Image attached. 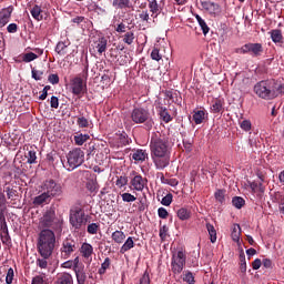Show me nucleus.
I'll return each mask as SVG.
<instances>
[{"instance_id":"79ce46f5","label":"nucleus","mask_w":284,"mask_h":284,"mask_svg":"<svg viewBox=\"0 0 284 284\" xmlns=\"http://www.w3.org/2000/svg\"><path fill=\"white\" fill-rule=\"evenodd\" d=\"M149 9L152 14L158 16L161 12V7H159V2L156 0L149 1Z\"/></svg>"},{"instance_id":"f03ea898","label":"nucleus","mask_w":284,"mask_h":284,"mask_svg":"<svg viewBox=\"0 0 284 284\" xmlns=\"http://www.w3.org/2000/svg\"><path fill=\"white\" fill-rule=\"evenodd\" d=\"M57 245V235L50 229H44L38 237V252L42 258H50Z\"/></svg>"},{"instance_id":"bf43d9fd","label":"nucleus","mask_w":284,"mask_h":284,"mask_svg":"<svg viewBox=\"0 0 284 284\" xmlns=\"http://www.w3.org/2000/svg\"><path fill=\"white\" fill-rule=\"evenodd\" d=\"M172 199H173L172 193H169V194H166V195L162 199L161 203H162L163 205H165L166 207H170V205H172Z\"/></svg>"},{"instance_id":"39448f33","label":"nucleus","mask_w":284,"mask_h":284,"mask_svg":"<svg viewBox=\"0 0 284 284\" xmlns=\"http://www.w3.org/2000/svg\"><path fill=\"white\" fill-rule=\"evenodd\" d=\"M89 68L90 65L88 64V60H87V64L81 73V77L78 75L73 79H71L70 82V89L72 94H74L75 97H83V94H85V92H88V77H89Z\"/></svg>"},{"instance_id":"cd10ccee","label":"nucleus","mask_w":284,"mask_h":284,"mask_svg":"<svg viewBox=\"0 0 284 284\" xmlns=\"http://www.w3.org/2000/svg\"><path fill=\"white\" fill-rule=\"evenodd\" d=\"M31 16L36 19V21H43V10L38 4H34L30 9Z\"/></svg>"},{"instance_id":"72a5a7b5","label":"nucleus","mask_w":284,"mask_h":284,"mask_svg":"<svg viewBox=\"0 0 284 284\" xmlns=\"http://www.w3.org/2000/svg\"><path fill=\"white\" fill-rule=\"evenodd\" d=\"M211 111L213 114H219V112H223V100L215 99L212 101Z\"/></svg>"},{"instance_id":"a211bd4d","label":"nucleus","mask_w":284,"mask_h":284,"mask_svg":"<svg viewBox=\"0 0 284 284\" xmlns=\"http://www.w3.org/2000/svg\"><path fill=\"white\" fill-rule=\"evenodd\" d=\"M201 6L204 10L210 12V14H219V12H221V7L219 3L212 1H202Z\"/></svg>"},{"instance_id":"49530a36","label":"nucleus","mask_w":284,"mask_h":284,"mask_svg":"<svg viewBox=\"0 0 284 284\" xmlns=\"http://www.w3.org/2000/svg\"><path fill=\"white\" fill-rule=\"evenodd\" d=\"M128 175H120L116 178L115 185L121 190V187H125L128 185Z\"/></svg>"},{"instance_id":"3c124183","label":"nucleus","mask_w":284,"mask_h":284,"mask_svg":"<svg viewBox=\"0 0 284 284\" xmlns=\"http://www.w3.org/2000/svg\"><path fill=\"white\" fill-rule=\"evenodd\" d=\"M121 196L124 203H134L136 201V196L131 193H122Z\"/></svg>"},{"instance_id":"9d476101","label":"nucleus","mask_w":284,"mask_h":284,"mask_svg":"<svg viewBox=\"0 0 284 284\" xmlns=\"http://www.w3.org/2000/svg\"><path fill=\"white\" fill-rule=\"evenodd\" d=\"M40 223L42 227H51L52 230L61 227V222L57 219V213L54 210H48L43 214Z\"/></svg>"},{"instance_id":"0eeeda50","label":"nucleus","mask_w":284,"mask_h":284,"mask_svg":"<svg viewBox=\"0 0 284 284\" xmlns=\"http://www.w3.org/2000/svg\"><path fill=\"white\" fill-rule=\"evenodd\" d=\"M70 225L77 230H83L88 225V215L82 209H75L70 213Z\"/></svg>"},{"instance_id":"a19ab883","label":"nucleus","mask_w":284,"mask_h":284,"mask_svg":"<svg viewBox=\"0 0 284 284\" xmlns=\"http://www.w3.org/2000/svg\"><path fill=\"white\" fill-rule=\"evenodd\" d=\"M206 230L209 232L211 243L216 241V229L211 223H206Z\"/></svg>"},{"instance_id":"a878e982","label":"nucleus","mask_w":284,"mask_h":284,"mask_svg":"<svg viewBox=\"0 0 284 284\" xmlns=\"http://www.w3.org/2000/svg\"><path fill=\"white\" fill-rule=\"evenodd\" d=\"M134 247V237L129 236L123 245L120 247V254H125V252H130Z\"/></svg>"},{"instance_id":"7c9ffc66","label":"nucleus","mask_w":284,"mask_h":284,"mask_svg":"<svg viewBox=\"0 0 284 284\" xmlns=\"http://www.w3.org/2000/svg\"><path fill=\"white\" fill-rule=\"evenodd\" d=\"M176 214L180 221H190V219L192 217V211L185 207H181L180 210H178Z\"/></svg>"},{"instance_id":"e2e57ef3","label":"nucleus","mask_w":284,"mask_h":284,"mask_svg":"<svg viewBox=\"0 0 284 284\" xmlns=\"http://www.w3.org/2000/svg\"><path fill=\"white\" fill-rule=\"evenodd\" d=\"M19 31V26L17 23H10L7 27V32H9V34H16V32Z\"/></svg>"},{"instance_id":"6e6552de","label":"nucleus","mask_w":284,"mask_h":284,"mask_svg":"<svg viewBox=\"0 0 284 284\" xmlns=\"http://www.w3.org/2000/svg\"><path fill=\"white\" fill-rule=\"evenodd\" d=\"M41 187L42 192L51 199H57L58 196H62L63 194V186L61 185V183L52 179L45 180Z\"/></svg>"},{"instance_id":"603ef678","label":"nucleus","mask_w":284,"mask_h":284,"mask_svg":"<svg viewBox=\"0 0 284 284\" xmlns=\"http://www.w3.org/2000/svg\"><path fill=\"white\" fill-rule=\"evenodd\" d=\"M31 77H32V79H34V81H41L43 79V71L32 69Z\"/></svg>"},{"instance_id":"4be33fe9","label":"nucleus","mask_w":284,"mask_h":284,"mask_svg":"<svg viewBox=\"0 0 284 284\" xmlns=\"http://www.w3.org/2000/svg\"><path fill=\"white\" fill-rule=\"evenodd\" d=\"M52 201V199L43 191L42 194L36 196L33 199V205H44V204H48Z\"/></svg>"},{"instance_id":"ea45409f","label":"nucleus","mask_w":284,"mask_h":284,"mask_svg":"<svg viewBox=\"0 0 284 284\" xmlns=\"http://www.w3.org/2000/svg\"><path fill=\"white\" fill-rule=\"evenodd\" d=\"M232 205H233V207H236V210H241V209L245 207V199H243L241 196H234L232 199Z\"/></svg>"},{"instance_id":"5fc2aeb1","label":"nucleus","mask_w":284,"mask_h":284,"mask_svg":"<svg viewBox=\"0 0 284 284\" xmlns=\"http://www.w3.org/2000/svg\"><path fill=\"white\" fill-rule=\"evenodd\" d=\"M151 59L153 61H161V59H163V55L161 54V52L159 51L158 48H154L151 52Z\"/></svg>"},{"instance_id":"4c0bfd02","label":"nucleus","mask_w":284,"mask_h":284,"mask_svg":"<svg viewBox=\"0 0 284 284\" xmlns=\"http://www.w3.org/2000/svg\"><path fill=\"white\" fill-rule=\"evenodd\" d=\"M195 19H196L203 34L206 36L210 32V27H207V23L205 22V20H203V18H201V16L196 14Z\"/></svg>"},{"instance_id":"0e129e2a","label":"nucleus","mask_w":284,"mask_h":284,"mask_svg":"<svg viewBox=\"0 0 284 284\" xmlns=\"http://www.w3.org/2000/svg\"><path fill=\"white\" fill-rule=\"evenodd\" d=\"M50 105L53 108V110H59V98L57 97H51L50 99Z\"/></svg>"},{"instance_id":"393cba45","label":"nucleus","mask_w":284,"mask_h":284,"mask_svg":"<svg viewBox=\"0 0 284 284\" xmlns=\"http://www.w3.org/2000/svg\"><path fill=\"white\" fill-rule=\"evenodd\" d=\"M95 48L99 54H103L108 50V39L105 37H101L95 42Z\"/></svg>"},{"instance_id":"423d86ee","label":"nucleus","mask_w":284,"mask_h":284,"mask_svg":"<svg viewBox=\"0 0 284 284\" xmlns=\"http://www.w3.org/2000/svg\"><path fill=\"white\" fill-rule=\"evenodd\" d=\"M83 161H85V153L80 148L73 149L67 154V164L64 168L69 172H72V170H77V168H80V165H83Z\"/></svg>"},{"instance_id":"2eb2a0df","label":"nucleus","mask_w":284,"mask_h":284,"mask_svg":"<svg viewBox=\"0 0 284 284\" xmlns=\"http://www.w3.org/2000/svg\"><path fill=\"white\" fill-rule=\"evenodd\" d=\"M133 175V179H131V185L133 186V190L136 192H143V190H145V185H148V180L140 174H136L134 171Z\"/></svg>"},{"instance_id":"bb28decb","label":"nucleus","mask_w":284,"mask_h":284,"mask_svg":"<svg viewBox=\"0 0 284 284\" xmlns=\"http://www.w3.org/2000/svg\"><path fill=\"white\" fill-rule=\"evenodd\" d=\"M159 114H160V119L164 123H170L173 119L172 115H170V111H168V108L165 106H159Z\"/></svg>"},{"instance_id":"8fccbe9b","label":"nucleus","mask_w":284,"mask_h":284,"mask_svg":"<svg viewBox=\"0 0 284 284\" xmlns=\"http://www.w3.org/2000/svg\"><path fill=\"white\" fill-rule=\"evenodd\" d=\"M214 196H215V200L217 201V203H221V205H223V203H225V191L219 190L215 192Z\"/></svg>"},{"instance_id":"6e6d98bb","label":"nucleus","mask_w":284,"mask_h":284,"mask_svg":"<svg viewBox=\"0 0 284 284\" xmlns=\"http://www.w3.org/2000/svg\"><path fill=\"white\" fill-rule=\"evenodd\" d=\"M48 258H50V257L38 258L36 262L38 267H40L41 270H47L48 268Z\"/></svg>"},{"instance_id":"412c9836","label":"nucleus","mask_w":284,"mask_h":284,"mask_svg":"<svg viewBox=\"0 0 284 284\" xmlns=\"http://www.w3.org/2000/svg\"><path fill=\"white\" fill-rule=\"evenodd\" d=\"M131 156H132L133 161H135L136 163H143V161H145V159H148V152L143 149H138V150L133 151Z\"/></svg>"},{"instance_id":"f704fd0d","label":"nucleus","mask_w":284,"mask_h":284,"mask_svg":"<svg viewBox=\"0 0 284 284\" xmlns=\"http://www.w3.org/2000/svg\"><path fill=\"white\" fill-rule=\"evenodd\" d=\"M77 125L80 129L90 128L92 125V120H90V119H88V118H85L83 115H80L77 119Z\"/></svg>"},{"instance_id":"c9c22d12","label":"nucleus","mask_w":284,"mask_h":284,"mask_svg":"<svg viewBox=\"0 0 284 284\" xmlns=\"http://www.w3.org/2000/svg\"><path fill=\"white\" fill-rule=\"evenodd\" d=\"M112 260L110 257H105L104 262L101 264V267L98 271V274H100V276H103V274H105L108 270H110Z\"/></svg>"},{"instance_id":"a18cd8bd","label":"nucleus","mask_w":284,"mask_h":284,"mask_svg":"<svg viewBox=\"0 0 284 284\" xmlns=\"http://www.w3.org/2000/svg\"><path fill=\"white\" fill-rule=\"evenodd\" d=\"M36 59H39V55L34 52H28L22 55V61L24 63H31V61H36Z\"/></svg>"},{"instance_id":"b1692460","label":"nucleus","mask_w":284,"mask_h":284,"mask_svg":"<svg viewBox=\"0 0 284 284\" xmlns=\"http://www.w3.org/2000/svg\"><path fill=\"white\" fill-rule=\"evenodd\" d=\"M111 239L118 245H122L125 242V233L123 231L116 230L111 234Z\"/></svg>"},{"instance_id":"69168bd1","label":"nucleus","mask_w":284,"mask_h":284,"mask_svg":"<svg viewBox=\"0 0 284 284\" xmlns=\"http://www.w3.org/2000/svg\"><path fill=\"white\" fill-rule=\"evenodd\" d=\"M48 81L49 83H52V85H57V83H59V74H54V73L50 74L48 77Z\"/></svg>"},{"instance_id":"2f4dec72","label":"nucleus","mask_w":284,"mask_h":284,"mask_svg":"<svg viewBox=\"0 0 284 284\" xmlns=\"http://www.w3.org/2000/svg\"><path fill=\"white\" fill-rule=\"evenodd\" d=\"M87 190L90 192V194H98L99 192V182L97 180H89L85 184Z\"/></svg>"},{"instance_id":"ddd939ff","label":"nucleus","mask_w":284,"mask_h":284,"mask_svg":"<svg viewBox=\"0 0 284 284\" xmlns=\"http://www.w3.org/2000/svg\"><path fill=\"white\" fill-rule=\"evenodd\" d=\"M80 256L87 265L92 263V256H94V246L88 242H83L79 248Z\"/></svg>"},{"instance_id":"1a4fd4ad","label":"nucleus","mask_w":284,"mask_h":284,"mask_svg":"<svg viewBox=\"0 0 284 284\" xmlns=\"http://www.w3.org/2000/svg\"><path fill=\"white\" fill-rule=\"evenodd\" d=\"M79 250V242L72 237H67L63 240L61 247H60V257L63 261H68L74 252Z\"/></svg>"},{"instance_id":"052dcab7","label":"nucleus","mask_w":284,"mask_h":284,"mask_svg":"<svg viewBox=\"0 0 284 284\" xmlns=\"http://www.w3.org/2000/svg\"><path fill=\"white\" fill-rule=\"evenodd\" d=\"M148 1L150 0H134V6H136L138 8H140V10H145V8H148Z\"/></svg>"},{"instance_id":"864d4df0","label":"nucleus","mask_w":284,"mask_h":284,"mask_svg":"<svg viewBox=\"0 0 284 284\" xmlns=\"http://www.w3.org/2000/svg\"><path fill=\"white\" fill-rule=\"evenodd\" d=\"M88 234H98L99 232V224L98 223H91L87 227Z\"/></svg>"},{"instance_id":"f8f14e48","label":"nucleus","mask_w":284,"mask_h":284,"mask_svg":"<svg viewBox=\"0 0 284 284\" xmlns=\"http://www.w3.org/2000/svg\"><path fill=\"white\" fill-rule=\"evenodd\" d=\"M185 253L183 251H178L176 254H173L172 261H171V267L173 274H181L183 272V267H185V261H186Z\"/></svg>"},{"instance_id":"680f3d73","label":"nucleus","mask_w":284,"mask_h":284,"mask_svg":"<svg viewBox=\"0 0 284 284\" xmlns=\"http://www.w3.org/2000/svg\"><path fill=\"white\" fill-rule=\"evenodd\" d=\"M128 26H125V23L121 22L115 27V32H119L120 34H123L125 32H128Z\"/></svg>"},{"instance_id":"7ed1b4c3","label":"nucleus","mask_w":284,"mask_h":284,"mask_svg":"<svg viewBox=\"0 0 284 284\" xmlns=\"http://www.w3.org/2000/svg\"><path fill=\"white\" fill-rule=\"evenodd\" d=\"M130 119L136 125L144 124V130L150 132L154 128V118L150 113V109L145 106H135L131 111Z\"/></svg>"},{"instance_id":"37998d69","label":"nucleus","mask_w":284,"mask_h":284,"mask_svg":"<svg viewBox=\"0 0 284 284\" xmlns=\"http://www.w3.org/2000/svg\"><path fill=\"white\" fill-rule=\"evenodd\" d=\"M123 43H126V45H132L134 43V32L128 31L122 39Z\"/></svg>"},{"instance_id":"e433bc0d","label":"nucleus","mask_w":284,"mask_h":284,"mask_svg":"<svg viewBox=\"0 0 284 284\" xmlns=\"http://www.w3.org/2000/svg\"><path fill=\"white\" fill-rule=\"evenodd\" d=\"M250 187L254 194H256V192H261V194L265 192V186L263 185V182H250Z\"/></svg>"},{"instance_id":"c756f323","label":"nucleus","mask_w":284,"mask_h":284,"mask_svg":"<svg viewBox=\"0 0 284 284\" xmlns=\"http://www.w3.org/2000/svg\"><path fill=\"white\" fill-rule=\"evenodd\" d=\"M206 115H207V113H205V111H203V110L194 111L193 121H194L195 125H201V123H203V121H205Z\"/></svg>"},{"instance_id":"09e8293b","label":"nucleus","mask_w":284,"mask_h":284,"mask_svg":"<svg viewBox=\"0 0 284 284\" xmlns=\"http://www.w3.org/2000/svg\"><path fill=\"white\" fill-rule=\"evenodd\" d=\"M31 284H48V277H45V274L37 275L32 278Z\"/></svg>"},{"instance_id":"6ab92c4d","label":"nucleus","mask_w":284,"mask_h":284,"mask_svg":"<svg viewBox=\"0 0 284 284\" xmlns=\"http://www.w3.org/2000/svg\"><path fill=\"white\" fill-rule=\"evenodd\" d=\"M54 284H74V278L68 272L59 273Z\"/></svg>"},{"instance_id":"de8ad7c7","label":"nucleus","mask_w":284,"mask_h":284,"mask_svg":"<svg viewBox=\"0 0 284 284\" xmlns=\"http://www.w3.org/2000/svg\"><path fill=\"white\" fill-rule=\"evenodd\" d=\"M8 200L6 199V194L0 191V216H3V212H6V205Z\"/></svg>"},{"instance_id":"aec40b11","label":"nucleus","mask_w":284,"mask_h":284,"mask_svg":"<svg viewBox=\"0 0 284 284\" xmlns=\"http://www.w3.org/2000/svg\"><path fill=\"white\" fill-rule=\"evenodd\" d=\"M71 42L65 39L64 41H59L55 45V52L59 57H65L68 54V48H70Z\"/></svg>"},{"instance_id":"4d7b16f0","label":"nucleus","mask_w":284,"mask_h":284,"mask_svg":"<svg viewBox=\"0 0 284 284\" xmlns=\"http://www.w3.org/2000/svg\"><path fill=\"white\" fill-rule=\"evenodd\" d=\"M240 128H242L244 132H250L252 130V122L250 120H243L240 124Z\"/></svg>"},{"instance_id":"473e14b6","label":"nucleus","mask_w":284,"mask_h":284,"mask_svg":"<svg viewBox=\"0 0 284 284\" xmlns=\"http://www.w3.org/2000/svg\"><path fill=\"white\" fill-rule=\"evenodd\" d=\"M270 34L273 43H283V32L281 29H273Z\"/></svg>"},{"instance_id":"774afa93","label":"nucleus","mask_w":284,"mask_h":284,"mask_svg":"<svg viewBox=\"0 0 284 284\" xmlns=\"http://www.w3.org/2000/svg\"><path fill=\"white\" fill-rule=\"evenodd\" d=\"M184 281L189 284H194V275L192 274V272L185 274Z\"/></svg>"},{"instance_id":"338daca9","label":"nucleus","mask_w":284,"mask_h":284,"mask_svg":"<svg viewBox=\"0 0 284 284\" xmlns=\"http://www.w3.org/2000/svg\"><path fill=\"white\" fill-rule=\"evenodd\" d=\"M158 216L160 219H168V216H169L168 210L165 207H160L158 210Z\"/></svg>"},{"instance_id":"5701e85b","label":"nucleus","mask_w":284,"mask_h":284,"mask_svg":"<svg viewBox=\"0 0 284 284\" xmlns=\"http://www.w3.org/2000/svg\"><path fill=\"white\" fill-rule=\"evenodd\" d=\"M74 274H75L78 284H85V281H88V275L85 274L84 266H80V268H75Z\"/></svg>"},{"instance_id":"20e7f679","label":"nucleus","mask_w":284,"mask_h":284,"mask_svg":"<svg viewBox=\"0 0 284 284\" xmlns=\"http://www.w3.org/2000/svg\"><path fill=\"white\" fill-rule=\"evenodd\" d=\"M253 92L260 99H264V101L276 99V80H262L257 82L253 88Z\"/></svg>"},{"instance_id":"13d9d810","label":"nucleus","mask_w":284,"mask_h":284,"mask_svg":"<svg viewBox=\"0 0 284 284\" xmlns=\"http://www.w3.org/2000/svg\"><path fill=\"white\" fill-rule=\"evenodd\" d=\"M12 281H14V270L12 267H10L7 272L6 283L12 284Z\"/></svg>"},{"instance_id":"c85d7f7f","label":"nucleus","mask_w":284,"mask_h":284,"mask_svg":"<svg viewBox=\"0 0 284 284\" xmlns=\"http://www.w3.org/2000/svg\"><path fill=\"white\" fill-rule=\"evenodd\" d=\"M231 237H232V241H234V243H237V245H241V225L239 224L233 225Z\"/></svg>"},{"instance_id":"f257e3e1","label":"nucleus","mask_w":284,"mask_h":284,"mask_svg":"<svg viewBox=\"0 0 284 284\" xmlns=\"http://www.w3.org/2000/svg\"><path fill=\"white\" fill-rule=\"evenodd\" d=\"M151 156L156 170H165L170 165L172 148L170 140L161 133H153L150 141Z\"/></svg>"},{"instance_id":"4468645a","label":"nucleus","mask_w":284,"mask_h":284,"mask_svg":"<svg viewBox=\"0 0 284 284\" xmlns=\"http://www.w3.org/2000/svg\"><path fill=\"white\" fill-rule=\"evenodd\" d=\"M0 239L3 245H8L12 239L10 237V231L8 230V222H6V216L0 215Z\"/></svg>"},{"instance_id":"9b49d317","label":"nucleus","mask_w":284,"mask_h":284,"mask_svg":"<svg viewBox=\"0 0 284 284\" xmlns=\"http://www.w3.org/2000/svg\"><path fill=\"white\" fill-rule=\"evenodd\" d=\"M263 44L250 42L236 49V53L251 54L252 57H261L263 54Z\"/></svg>"},{"instance_id":"58836bf2","label":"nucleus","mask_w":284,"mask_h":284,"mask_svg":"<svg viewBox=\"0 0 284 284\" xmlns=\"http://www.w3.org/2000/svg\"><path fill=\"white\" fill-rule=\"evenodd\" d=\"M90 136L88 134L78 133L73 136V141L75 145H83L87 141H89Z\"/></svg>"},{"instance_id":"c03bdc74","label":"nucleus","mask_w":284,"mask_h":284,"mask_svg":"<svg viewBox=\"0 0 284 284\" xmlns=\"http://www.w3.org/2000/svg\"><path fill=\"white\" fill-rule=\"evenodd\" d=\"M27 162L32 165L37 163V151L34 150H29L28 153L26 154Z\"/></svg>"},{"instance_id":"f3484780","label":"nucleus","mask_w":284,"mask_h":284,"mask_svg":"<svg viewBox=\"0 0 284 284\" xmlns=\"http://www.w3.org/2000/svg\"><path fill=\"white\" fill-rule=\"evenodd\" d=\"M112 6L115 10H131V12H134V4L130 0H113Z\"/></svg>"},{"instance_id":"dca6fc26","label":"nucleus","mask_w":284,"mask_h":284,"mask_svg":"<svg viewBox=\"0 0 284 284\" xmlns=\"http://www.w3.org/2000/svg\"><path fill=\"white\" fill-rule=\"evenodd\" d=\"M12 12H14V7L12 6L3 8L0 11V28H6V26L10 23V19H12Z\"/></svg>"}]
</instances>
